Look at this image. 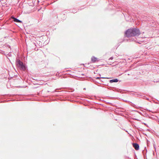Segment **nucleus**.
Segmentation results:
<instances>
[{
  "label": "nucleus",
  "instance_id": "1",
  "mask_svg": "<svg viewBox=\"0 0 159 159\" xmlns=\"http://www.w3.org/2000/svg\"><path fill=\"white\" fill-rule=\"evenodd\" d=\"M125 35L129 38L127 39L128 41L130 42L135 41L139 43H140L137 40V39L135 37V36H138L140 34L139 30L136 28H132L128 30L125 33Z\"/></svg>",
  "mask_w": 159,
  "mask_h": 159
},
{
  "label": "nucleus",
  "instance_id": "2",
  "mask_svg": "<svg viewBox=\"0 0 159 159\" xmlns=\"http://www.w3.org/2000/svg\"><path fill=\"white\" fill-rule=\"evenodd\" d=\"M16 64L17 66L20 70L23 71H25L26 70V66L24 65L23 62L21 61L19 59H16Z\"/></svg>",
  "mask_w": 159,
  "mask_h": 159
},
{
  "label": "nucleus",
  "instance_id": "3",
  "mask_svg": "<svg viewBox=\"0 0 159 159\" xmlns=\"http://www.w3.org/2000/svg\"><path fill=\"white\" fill-rule=\"evenodd\" d=\"M11 18L13 19V21L15 22L20 23H22V22L21 21L17 19L15 17L13 16H11Z\"/></svg>",
  "mask_w": 159,
  "mask_h": 159
},
{
  "label": "nucleus",
  "instance_id": "4",
  "mask_svg": "<svg viewBox=\"0 0 159 159\" xmlns=\"http://www.w3.org/2000/svg\"><path fill=\"white\" fill-rule=\"evenodd\" d=\"M133 146L135 150H138L139 149V144L136 143H133Z\"/></svg>",
  "mask_w": 159,
  "mask_h": 159
},
{
  "label": "nucleus",
  "instance_id": "5",
  "mask_svg": "<svg viewBox=\"0 0 159 159\" xmlns=\"http://www.w3.org/2000/svg\"><path fill=\"white\" fill-rule=\"evenodd\" d=\"M97 58L94 56H92L91 58V61L93 63H95L97 60Z\"/></svg>",
  "mask_w": 159,
  "mask_h": 159
},
{
  "label": "nucleus",
  "instance_id": "6",
  "mask_svg": "<svg viewBox=\"0 0 159 159\" xmlns=\"http://www.w3.org/2000/svg\"><path fill=\"white\" fill-rule=\"evenodd\" d=\"M118 81V80L117 79H113L112 80H110L109 82L111 83L113 82H117Z\"/></svg>",
  "mask_w": 159,
  "mask_h": 159
},
{
  "label": "nucleus",
  "instance_id": "7",
  "mask_svg": "<svg viewBox=\"0 0 159 159\" xmlns=\"http://www.w3.org/2000/svg\"><path fill=\"white\" fill-rule=\"evenodd\" d=\"M101 78H106L97 77L96 78V79H100Z\"/></svg>",
  "mask_w": 159,
  "mask_h": 159
},
{
  "label": "nucleus",
  "instance_id": "8",
  "mask_svg": "<svg viewBox=\"0 0 159 159\" xmlns=\"http://www.w3.org/2000/svg\"><path fill=\"white\" fill-rule=\"evenodd\" d=\"M7 55L8 56L10 57L11 55V54L10 52H9L7 54Z\"/></svg>",
  "mask_w": 159,
  "mask_h": 159
},
{
  "label": "nucleus",
  "instance_id": "9",
  "mask_svg": "<svg viewBox=\"0 0 159 159\" xmlns=\"http://www.w3.org/2000/svg\"><path fill=\"white\" fill-rule=\"evenodd\" d=\"M113 59V57H111L109 59V60H112Z\"/></svg>",
  "mask_w": 159,
  "mask_h": 159
},
{
  "label": "nucleus",
  "instance_id": "10",
  "mask_svg": "<svg viewBox=\"0 0 159 159\" xmlns=\"http://www.w3.org/2000/svg\"><path fill=\"white\" fill-rule=\"evenodd\" d=\"M143 124H144V125H147V124H146V123H143Z\"/></svg>",
  "mask_w": 159,
  "mask_h": 159
},
{
  "label": "nucleus",
  "instance_id": "11",
  "mask_svg": "<svg viewBox=\"0 0 159 159\" xmlns=\"http://www.w3.org/2000/svg\"><path fill=\"white\" fill-rule=\"evenodd\" d=\"M81 75H83V76H84V74H82Z\"/></svg>",
  "mask_w": 159,
  "mask_h": 159
}]
</instances>
